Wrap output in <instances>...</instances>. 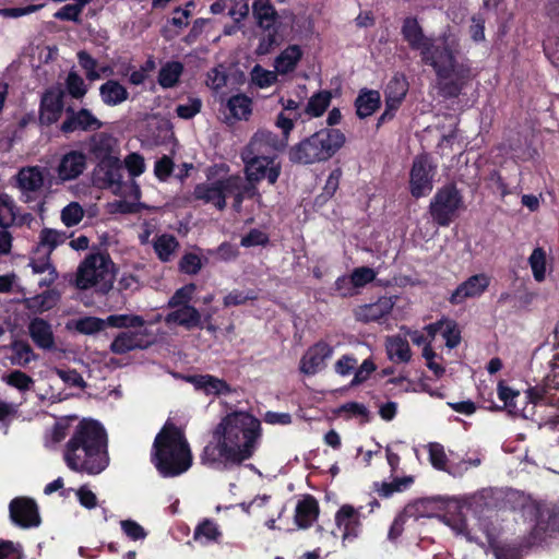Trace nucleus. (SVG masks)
Listing matches in <instances>:
<instances>
[{"mask_svg":"<svg viewBox=\"0 0 559 559\" xmlns=\"http://www.w3.org/2000/svg\"><path fill=\"white\" fill-rule=\"evenodd\" d=\"M260 421L246 412L225 416L215 427L212 440L205 445L201 460L204 464L239 465L250 459L259 439Z\"/></svg>","mask_w":559,"mask_h":559,"instance_id":"nucleus-1","label":"nucleus"},{"mask_svg":"<svg viewBox=\"0 0 559 559\" xmlns=\"http://www.w3.org/2000/svg\"><path fill=\"white\" fill-rule=\"evenodd\" d=\"M63 459L74 472L102 473L109 463L105 429L95 420H81L66 444Z\"/></svg>","mask_w":559,"mask_h":559,"instance_id":"nucleus-2","label":"nucleus"},{"mask_svg":"<svg viewBox=\"0 0 559 559\" xmlns=\"http://www.w3.org/2000/svg\"><path fill=\"white\" fill-rule=\"evenodd\" d=\"M460 43L456 36L443 34L423 51V62L431 66L437 75L439 93L445 98L459 96L472 78L469 64L460 62Z\"/></svg>","mask_w":559,"mask_h":559,"instance_id":"nucleus-3","label":"nucleus"},{"mask_svg":"<svg viewBox=\"0 0 559 559\" xmlns=\"http://www.w3.org/2000/svg\"><path fill=\"white\" fill-rule=\"evenodd\" d=\"M153 463L164 477H175L188 471L192 464L189 443L181 429L167 423L155 437Z\"/></svg>","mask_w":559,"mask_h":559,"instance_id":"nucleus-4","label":"nucleus"},{"mask_svg":"<svg viewBox=\"0 0 559 559\" xmlns=\"http://www.w3.org/2000/svg\"><path fill=\"white\" fill-rule=\"evenodd\" d=\"M346 138L338 129H321L305 138L288 151L294 164L311 165L329 160L345 144Z\"/></svg>","mask_w":559,"mask_h":559,"instance_id":"nucleus-5","label":"nucleus"},{"mask_svg":"<svg viewBox=\"0 0 559 559\" xmlns=\"http://www.w3.org/2000/svg\"><path fill=\"white\" fill-rule=\"evenodd\" d=\"M112 262L104 254L87 255L79 265L75 284L80 289L96 287L103 294L108 293L114 283Z\"/></svg>","mask_w":559,"mask_h":559,"instance_id":"nucleus-6","label":"nucleus"},{"mask_svg":"<svg viewBox=\"0 0 559 559\" xmlns=\"http://www.w3.org/2000/svg\"><path fill=\"white\" fill-rule=\"evenodd\" d=\"M463 206V198L454 185L438 190L429 205V213L439 226H449Z\"/></svg>","mask_w":559,"mask_h":559,"instance_id":"nucleus-7","label":"nucleus"},{"mask_svg":"<svg viewBox=\"0 0 559 559\" xmlns=\"http://www.w3.org/2000/svg\"><path fill=\"white\" fill-rule=\"evenodd\" d=\"M523 511L535 519V538H542L544 534L559 530V504L528 501L523 504Z\"/></svg>","mask_w":559,"mask_h":559,"instance_id":"nucleus-8","label":"nucleus"},{"mask_svg":"<svg viewBox=\"0 0 559 559\" xmlns=\"http://www.w3.org/2000/svg\"><path fill=\"white\" fill-rule=\"evenodd\" d=\"M286 147V140H280L272 131L260 129L241 150L240 157L276 158V153Z\"/></svg>","mask_w":559,"mask_h":559,"instance_id":"nucleus-9","label":"nucleus"},{"mask_svg":"<svg viewBox=\"0 0 559 559\" xmlns=\"http://www.w3.org/2000/svg\"><path fill=\"white\" fill-rule=\"evenodd\" d=\"M435 173L436 165L428 155H419L414 158L409 179V188L413 197L420 198L432 190Z\"/></svg>","mask_w":559,"mask_h":559,"instance_id":"nucleus-10","label":"nucleus"},{"mask_svg":"<svg viewBox=\"0 0 559 559\" xmlns=\"http://www.w3.org/2000/svg\"><path fill=\"white\" fill-rule=\"evenodd\" d=\"M218 187L224 201L228 197L234 199L233 207L236 212L241 211L245 198H261L257 186L237 175L218 179Z\"/></svg>","mask_w":559,"mask_h":559,"instance_id":"nucleus-11","label":"nucleus"},{"mask_svg":"<svg viewBox=\"0 0 559 559\" xmlns=\"http://www.w3.org/2000/svg\"><path fill=\"white\" fill-rule=\"evenodd\" d=\"M87 168V156L84 152L71 150L59 157L53 168L55 183L62 185L78 179Z\"/></svg>","mask_w":559,"mask_h":559,"instance_id":"nucleus-12","label":"nucleus"},{"mask_svg":"<svg viewBox=\"0 0 559 559\" xmlns=\"http://www.w3.org/2000/svg\"><path fill=\"white\" fill-rule=\"evenodd\" d=\"M245 164L246 180L257 185L266 179L270 185H274L281 175V165L275 158L241 157Z\"/></svg>","mask_w":559,"mask_h":559,"instance_id":"nucleus-13","label":"nucleus"},{"mask_svg":"<svg viewBox=\"0 0 559 559\" xmlns=\"http://www.w3.org/2000/svg\"><path fill=\"white\" fill-rule=\"evenodd\" d=\"M64 95L66 91L61 85L51 86L43 93L39 106L40 124L50 126L61 118L63 111H66Z\"/></svg>","mask_w":559,"mask_h":559,"instance_id":"nucleus-14","label":"nucleus"},{"mask_svg":"<svg viewBox=\"0 0 559 559\" xmlns=\"http://www.w3.org/2000/svg\"><path fill=\"white\" fill-rule=\"evenodd\" d=\"M15 179L21 192V201L24 203L35 202L45 182L44 169L39 166L23 167L16 174Z\"/></svg>","mask_w":559,"mask_h":559,"instance_id":"nucleus-15","label":"nucleus"},{"mask_svg":"<svg viewBox=\"0 0 559 559\" xmlns=\"http://www.w3.org/2000/svg\"><path fill=\"white\" fill-rule=\"evenodd\" d=\"M103 127V122L86 108L75 110L73 107L66 108V119L60 124L63 134L73 132H94Z\"/></svg>","mask_w":559,"mask_h":559,"instance_id":"nucleus-16","label":"nucleus"},{"mask_svg":"<svg viewBox=\"0 0 559 559\" xmlns=\"http://www.w3.org/2000/svg\"><path fill=\"white\" fill-rule=\"evenodd\" d=\"M9 511L11 521L20 527H36L40 524L37 503L31 498H14L9 504Z\"/></svg>","mask_w":559,"mask_h":559,"instance_id":"nucleus-17","label":"nucleus"},{"mask_svg":"<svg viewBox=\"0 0 559 559\" xmlns=\"http://www.w3.org/2000/svg\"><path fill=\"white\" fill-rule=\"evenodd\" d=\"M489 283L486 274L473 275L456 287L449 300L452 305H460L468 298L479 297L488 288Z\"/></svg>","mask_w":559,"mask_h":559,"instance_id":"nucleus-18","label":"nucleus"},{"mask_svg":"<svg viewBox=\"0 0 559 559\" xmlns=\"http://www.w3.org/2000/svg\"><path fill=\"white\" fill-rule=\"evenodd\" d=\"M332 354L333 348L329 344L318 342L302 356L300 360V371L306 374H316L325 367V361Z\"/></svg>","mask_w":559,"mask_h":559,"instance_id":"nucleus-19","label":"nucleus"},{"mask_svg":"<svg viewBox=\"0 0 559 559\" xmlns=\"http://www.w3.org/2000/svg\"><path fill=\"white\" fill-rule=\"evenodd\" d=\"M146 330L124 331L119 333L110 345V350L122 355L136 348H146L151 342Z\"/></svg>","mask_w":559,"mask_h":559,"instance_id":"nucleus-20","label":"nucleus"},{"mask_svg":"<svg viewBox=\"0 0 559 559\" xmlns=\"http://www.w3.org/2000/svg\"><path fill=\"white\" fill-rule=\"evenodd\" d=\"M401 33L404 40L413 50L420 51V56H423V51H426L433 40L424 34L423 27L419 25L417 19L413 16L404 19Z\"/></svg>","mask_w":559,"mask_h":559,"instance_id":"nucleus-21","label":"nucleus"},{"mask_svg":"<svg viewBox=\"0 0 559 559\" xmlns=\"http://www.w3.org/2000/svg\"><path fill=\"white\" fill-rule=\"evenodd\" d=\"M171 309L165 317L167 325L176 324L186 330L203 328L202 314L193 306L175 307Z\"/></svg>","mask_w":559,"mask_h":559,"instance_id":"nucleus-22","label":"nucleus"},{"mask_svg":"<svg viewBox=\"0 0 559 559\" xmlns=\"http://www.w3.org/2000/svg\"><path fill=\"white\" fill-rule=\"evenodd\" d=\"M99 179L105 188L111 189L115 193L119 192L122 187L123 167L119 157L107 158L99 162Z\"/></svg>","mask_w":559,"mask_h":559,"instance_id":"nucleus-23","label":"nucleus"},{"mask_svg":"<svg viewBox=\"0 0 559 559\" xmlns=\"http://www.w3.org/2000/svg\"><path fill=\"white\" fill-rule=\"evenodd\" d=\"M336 525L343 528V539L354 538L358 535L360 525V509L344 504L335 515Z\"/></svg>","mask_w":559,"mask_h":559,"instance_id":"nucleus-24","label":"nucleus"},{"mask_svg":"<svg viewBox=\"0 0 559 559\" xmlns=\"http://www.w3.org/2000/svg\"><path fill=\"white\" fill-rule=\"evenodd\" d=\"M117 139L111 134L100 132L95 133L90 140V152L99 160L118 157Z\"/></svg>","mask_w":559,"mask_h":559,"instance_id":"nucleus-25","label":"nucleus"},{"mask_svg":"<svg viewBox=\"0 0 559 559\" xmlns=\"http://www.w3.org/2000/svg\"><path fill=\"white\" fill-rule=\"evenodd\" d=\"M394 306L391 297H381L374 304L364 305L356 310V318L361 322L378 321L389 314Z\"/></svg>","mask_w":559,"mask_h":559,"instance_id":"nucleus-26","label":"nucleus"},{"mask_svg":"<svg viewBox=\"0 0 559 559\" xmlns=\"http://www.w3.org/2000/svg\"><path fill=\"white\" fill-rule=\"evenodd\" d=\"M29 336L33 342L43 349L55 347V336L51 325L41 318L33 319L28 324Z\"/></svg>","mask_w":559,"mask_h":559,"instance_id":"nucleus-27","label":"nucleus"},{"mask_svg":"<svg viewBox=\"0 0 559 559\" xmlns=\"http://www.w3.org/2000/svg\"><path fill=\"white\" fill-rule=\"evenodd\" d=\"M188 381L197 390L203 391L207 395H222L231 392V388L226 381L211 374L191 376L188 378Z\"/></svg>","mask_w":559,"mask_h":559,"instance_id":"nucleus-28","label":"nucleus"},{"mask_svg":"<svg viewBox=\"0 0 559 559\" xmlns=\"http://www.w3.org/2000/svg\"><path fill=\"white\" fill-rule=\"evenodd\" d=\"M380 104L381 96L378 91L364 88L355 100L356 114L361 119L367 118L380 107Z\"/></svg>","mask_w":559,"mask_h":559,"instance_id":"nucleus-29","label":"nucleus"},{"mask_svg":"<svg viewBox=\"0 0 559 559\" xmlns=\"http://www.w3.org/2000/svg\"><path fill=\"white\" fill-rule=\"evenodd\" d=\"M252 14L259 27L270 31L277 21V12L269 0H254Z\"/></svg>","mask_w":559,"mask_h":559,"instance_id":"nucleus-30","label":"nucleus"},{"mask_svg":"<svg viewBox=\"0 0 559 559\" xmlns=\"http://www.w3.org/2000/svg\"><path fill=\"white\" fill-rule=\"evenodd\" d=\"M99 95L107 106H118L129 98L127 88L116 80H108L102 84Z\"/></svg>","mask_w":559,"mask_h":559,"instance_id":"nucleus-31","label":"nucleus"},{"mask_svg":"<svg viewBox=\"0 0 559 559\" xmlns=\"http://www.w3.org/2000/svg\"><path fill=\"white\" fill-rule=\"evenodd\" d=\"M385 348L390 360L395 364L408 362L412 358L407 340L400 335L386 337Z\"/></svg>","mask_w":559,"mask_h":559,"instance_id":"nucleus-32","label":"nucleus"},{"mask_svg":"<svg viewBox=\"0 0 559 559\" xmlns=\"http://www.w3.org/2000/svg\"><path fill=\"white\" fill-rule=\"evenodd\" d=\"M193 197L204 203L213 204L217 210L222 211L226 207L218 187V180L209 183H200L194 188Z\"/></svg>","mask_w":559,"mask_h":559,"instance_id":"nucleus-33","label":"nucleus"},{"mask_svg":"<svg viewBox=\"0 0 559 559\" xmlns=\"http://www.w3.org/2000/svg\"><path fill=\"white\" fill-rule=\"evenodd\" d=\"M408 91V83L403 75H394L385 87V107L399 108Z\"/></svg>","mask_w":559,"mask_h":559,"instance_id":"nucleus-34","label":"nucleus"},{"mask_svg":"<svg viewBox=\"0 0 559 559\" xmlns=\"http://www.w3.org/2000/svg\"><path fill=\"white\" fill-rule=\"evenodd\" d=\"M319 514L318 502L312 497H306L296 507L295 522L300 528L309 527Z\"/></svg>","mask_w":559,"mask_h":559,"instance_id":"nucleus-35","label":"nucleus"},{"mask_svg":"<svg viewBox=\"0 0 559 559\" xmlns=\"http://www.w3.org/2000/svg\"><path fill=\"white\" fill-rule=\"evenodd\" d=\"M68 239V235L64 231L57 230L53 228H44L39 234V241L36 247L37 252L50 255L51 252Z\"/></svg>","mask_w":559,"mask_h":559,"instance_id":"nucleus-36","label":"nucleus"},{"mask_svg":"<svg viewBox=\"0 0 559 559\" xmlns=\"http://www.w3.org/2000/svg\"><path fill=\"white\" fill-rule=\"evenodd\" d=\"M59 299L60 294L55 289H50L25 299V306L29 311L34 313H43L52 309Z\"/></svg>","mask_w":559,"mask_h":559,"instance_id":"nucleus-37","label":"nucleus"},{"mask_svg":"<svg viewBox=\"0 0 559 559\" xmlns=\"http://www.w3.org/2000/svg\"><path fill=\"white\" fill-rule=\"evenodd\" d=\"M301 50L299 46L292 45L288 46L276 59H275V70L281 74H286L292 72L298 61L301 58Z\"/></svg>","mask_w":559,"mask_h":559,"instance_id":"nucleus-38","label":"nucleus"},{"mask_svg":"<svg viewBox=\"0 0 559 559\" xmlns=\"http://www.w3.org/2000/svg\"><path fill=\"white\" fill-rule=\"evenodd\" d=\"M251 99L243 95L237 94L231 96L227 102V108L233 118L237 120H247L251 115Z\"/></svg>","mask_w":559,"mask_h":559,"instance_id":"nucleus-39","label":"nucleus"},{"mask_svg":"<svg viewBox=\"0 0 559 559\" xmlns=\"http://www.w3.org/2000/svg\"><path fill=\"white\" fill-rule=\"evenodd\" d=\"M332 94L329 91H321L312 95L306 107L304 114L310 117H320L329 107L331 103Z\"/></svg>","mask_w":559,"mask_h":559,"instance_id":"nucleus-40","label":"nucleus"},{"mask_svg":"<svg viewBox=\"0 0 559 559\" xmlns=\"http://www.w3.org/2000/svg\"><path fill=\"white\" fill-rule=\"evenodd\" d=\"M178 247L179 242L173 235L164 234L157 237L156 240L154 241L155 252L158 255V258L164 262H167L173 258Z\"/></svg>","mask_w":559,"mask_h":559,"instance_id":"nucleus-41","label":"nucleus"},{"mask_svg":"<svg viewBox=\"0 0 559 559\" xmlns=\"http://www.w3.org/2000/svg\"><path fill=\"white\" fill-rule=\"evenodd\" d=\"M183 66L178 61L166 63L158 73V83L165 88L173 87L177 84L182 74Z\"/></svg>","mask_w":559,"mask_h":559,"instance_id":"nucleus-42","label":"nucleus"},{"mask_svg":"<svg viewBox=\"0 0 559 559\" xmlns=\"http://www.w3.org/2000/svg\"><path fill=\"white\" fill-rule=\"evenodd\" d=\"M428 452L429 461L435 468L448 472L449 474L456 476V471L454 469V466L448 468V457L444 451V447L442 444L438 442L429 443Z\"/></svg>","mask_w":559,"mask_h":559,"instance_id":"nucleus-43","label":"nucleus"},{"mask_svg":"<svg viewBox=\"0 0 559 559\" xmlns=\"http://www.w3.org/2000/svg\"><path fill=\"white\" fill-rule=\"evenodd\" d=\"M11 350L13 352L11 358L13 365L26 366L36 358L31 345L25 341H14L11 344Z\"/></svg>","mask_w":559,"mask_h":559,"instance_id":"nucleus-44","label":"nucleus"},{"mask_svg":"<svg viewBox=\"0 0 559 559\" xmlns=\"http://www.w3.org/2000/svg\"><path fill=\"white\" fill-rule=\"evenodd\" d=\"M16 206L10 195L0 194V227L8 228L16 216Z\"/></svg>","mask_w":559,"mask_h":559,"instance_id":"nucleus-45","label":"nucleus"},{"mask_svg":"<svg viewBox=\"0 0 559 559\" xmlns=\"http://www.w3.org/2000/svg\"><path fill=\"white\" fill-rule=\"evenodd\" d=\"M87 5L82 0H75L74 3L66 4L62 8H60L53 16L57 20L61 21H72L75 23H80V14L82 13L83 9Z\"/></svg>","mask_w":559,"mask_h":559,"instance_id":"nucleus-46","label":"nucleus"},{"mask_svg":"<svg viewBox=\"0 0 559 559\" xmlns=\"http://www.w3.org/2000/svg\"><path fill=\"white\" fill-rule=\"evenodd\" d=\"M106 325L114 328H142L145 323L141 316L112 314L106 320Z\"/></svg>","mask_w":559,"mask_h":559,"instance_id":"nucleus-47","label":"nucleus"},{"mask_svg":"<svg viewBox=\"0 0 559 559\" xmlns=\"http://www.w3.org/2000/svg\"><path fill=\"white\" fill-rule=\"evenodd\" d=\"M3 381L21 392L28 391L34 384L33 378L21 370H13L9 374L3 377Z\"/></svg>","mask_w":559,"mask_h":559,"instance_id":"nucleus-48","label":"nucleus"},{"mask_svg":"<svg viewBox=\"0 0 559 559\" xmlns=\"http://www.w3.org/2000/svg\"><path fill=\"white\" fill-rule=\"evenodd\" d=\"M533 276L537 282H542L545 278L546 272V253L542 248L533 250L528 259Z\"/></svg>","mask_w":559,"mask_h":559,"instance_id":"nucleus-49","label":"nucleus"},{"mask_svg":"<svg viewBox=\"0 0 559 559\" xmlns=\"http://www.w3.org/2000/svg\"><path fill=\"white\" fill-rule=\"evenodd\" d=\"M83 207L78 202H71L62 209L60 218L67 227H72L78 225L83 219Z\"/></svg>","mask_w":559,"mask_h":559,"instance_id":"nucleus-50","label":"nucleus"},{"mask_svg":"<svg viewBox=\"0 0 559 559\" xmlns=\"http://www.w3.org/2000/svg\"><path fill=\"white\" fill-rule=\"evenodd\" d=\"M195 285L192 283L178 288L168 300L167 307L175 308L182 306H191L190 301L192 300V296L195 292Z\"/></svg>","mask_w":559,"mask_h":559,"instance_id":"nucleus-51","label":"nucleus"},{"mask_svg":"<svg viewBox=\"0 0 559 559\" xmlns=\"http://www.w3.org/2000/svg\"><path fill=\"white\" fill-rule=\"evenodd\" d=\"M106 326V322L103 319L96 318V317H85L82 319H79L75 322V330L82 334L86 335H93L102 330H104Z\"/></svg>","mask_w":559,"mask_h":559,"instance_id":"nucleus-52","label":"nucleus"},{"mask_svg":"<svg viewBox=\"0 0 559 559\" xmlns=\"http://www.w3.org/2000/svg\"><path fill=\"white\" fill-rule=\"evenodd\" d=\"M66 88L68 93L76 99H81L87 93L84 80L74 71H71L66 80Z\"/></svg>","mask_w":559,"mask_h":559,"instance_id":"nucleus-53","label":"nucleus"},{"mask_svg":"<svg viewBox=\"0 0 559 559\" xmlns=\"http://www.w3.org/2000/svg\"><path fill=\"white\" fill-rule=\"evenodd\" d=\"M413 483L412 477L395 478L392 483L376 484L377 491L383 498H389L394 492L402 491L408 485Z\"/></svg>","mask_w":559,"mask_h":559,"instance_id":"nucleus-54","label":"nucleus"},{"mask_svg":"<svg viewBox=\"0 0 559 559\" xmlns=\"http://www.w3.org/2000/svg\"><path fill=\"white\" fill-rule=\"evenodd\" d=\"M276 71H269L257 64L251 71V80L259 87H269L277 80Z\"/></svg>","mask_w":559,"mask_h":559,"instance_id":"nucleus-55","label":"nucleus"},{"mask_svg":"<svg viewBox=\"0 0 559 559\" xmlns=\"http://www.w3.org/2000/svg\"><path fill=\"white\" fill-rule=\"evenodd\" d=\"M431 504L430 499H419L412 503H408L404 510L403 514L405 518H413L418 520L420 518L429 516L428 508Z\"/></svg>","mask_w":559,"mask_h":559,"instance_id":"nucleus-56","label":"nucleus"},{"mask_svg":"<svg viewBox=\"0 0 559 559\" xmlns=\"http://www.w3.org/2000/svg\"><path fill=\"white\" fill-rule=\"evenodd\" d=\"M219 536L221 532L217 525L210 520H204L194 531V539L197 540L204 538L205 542H215Z\"/></svg>","mask_w":559,"mask_h":559,"instance_id":"nucleus-57","label":"nucleus"},{"mask_svg":"<svg viewBox=\"0 0 559 559\" xmlns=\"http://www.w3.org/2000/svg\"><path fill=\"white\" fill-rule=\"evenodd\" d=\"M498 395L501 401L504 402V406L509 408V412L518 415L521 412V408L516 406V399L520 396L518 391L512 390L509 386L499 383L498 385Z\"/></svg>","mask_w":559,"mask_h":559,"instance_id":"nucleus-58","label":"nucleus"},{"mask_svg":"<svg viewBox=\"0 0 559 559\" xmlns=\"http://www.w3.org/2000/svg\"><path fill=\"white\" fill-rule=\"evenodd\" d=\"M78 59L80 66L85 70L86 78L91 81L99 79V73L96 71L97 61L86 51L82 50L78 52Z\"/></svg>","mask_w":559,"mask_h":559,"instance_id":"nucleus-59","label":"nucleus"},{"mask_svg":"<svg viewBox=\"0 0 559 559\" xmlns=\"http://www.w3.org/2000/svg\"><path fill=\"white\" fill-rule=\"evenodd\" d=\"M257 299V295L253 290L242 292L233 290L224 297L223 304L225 307L240 306L246 304L248 300Z\"/></svg>","mask_w":559,"mask_h":559,"instance_id":"nucleus-60","label":"nucleus"},{"mask_svg":"<svg viewBox=\"0 0 559 559\" xmlns=\"http://www.w3.org/2000/svg\"><path fill=\"white\" fill-rule=\"evenodd\" d=\"M120 526L122 532L132 540L144 539L147 535L146 531L133 520H122Z\"/></svg>","mask_w":559,"mask_h":559,"instance_id":"nucleus-61","label":"nucleus"},{"mask_svg":"<svg viewBox=\"0 0 559 559\" xmlns=\"http://www.w3.org/2000/svg\"><path fill=\"white\" fill-rule=\"evenodd\" d=\"M201 267H202L201 259L199 255H197L194 253L185 254L179 262L180 271L186 274L194 275V274L199 273Z\"/></svg>","mask_w":559,"mask_h":559,"instance_id":"nucleus-62","label":"nucleus"},{"mask_svg":"<svg viewBox=\"0 0 559 559\" xmlns=\"http://www.w3.org/2000/svg\"><path fill=\"white\" fill-rule=\"evenodd\" d=\"M355 288L362 287L366 284L372 282L376 277V273L372 269L367 266L357 267L350 275Z\"/></svg>","mask_w":559,"mask_h":559,"instance_id":"nucleus-63","label":"nucleus"},{"mask_svg":"<svg viewBox=\"0 0 559 559\" xmlns=\"http://www.w3.org/2000/svg\"><path fill=\"white\" fill-rule=\"evenodd\" d=\"M126 168L132 177H138L144 173V158L138 153L129 154L124 159Z\"/></svg>","mask_w":559,"mask_h":559,"instance_id":"nucleus-64","label":"nucleus"}]
</instances>
